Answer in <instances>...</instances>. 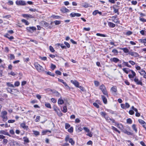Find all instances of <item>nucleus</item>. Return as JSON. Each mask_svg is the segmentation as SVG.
<instances>
[{"instance_id": "obj_1", "label": "nucleus", "mask_w": 146, "mask_h": 146, "mask_svg": "<svg viewBox=\"0 0 146 146\" xmlns=\"http://www.w3.org/2000/svg\"><path fill=\"white\" fill-rule=\"evenodd\" d=\"M122 70H123L127 74H128L129 72H131L132 74H129L128 75V76L129 78L131 80H132V79H133L134 77L136 75L135 73L133 70H130L128 68H124Z\"/></svg>"}, {"instance_id": "obj_2", "label": "nucleus", "mask_w": 146, "mask_h": 146, "mask_svg": "<svg viewBox=\"0 0 146 146\" xmlns=\"http://www.w3.org/2000/svg\"><path fill=\"white\" fill-rule=\"evenodd\" d=\"M34 66L37 71L39 72H40L43 71L44 69L43 67L39 64L37 62H35L34 64Z\"/></svg>"}, {"instance_id": "obj_3", "label": "nucleus", "mask_w": 146, "mask_h": 146, "mask_svg": "<svg viewBox=\"0 0 146 146\" xmlns=\"http://www.w3.org/2000/svg\"><path fill=\"white\" fill-rule=\"evenodd\" d=\"M1 117L3 119V121H5L7 120V112L6 111H2L1 112Z\"/></svg>"}, {"instance_id": "obj_4", "label": "nucleus", "mask_w": 146, "mask_h": 146, "mask_svg": "<svg viewBox=\"0 0 146 146\" xmlns=\"http://www.w3.org/2000/svg\"><path fill=\"white\" fill-rule=\"evenodd\" d=\"M100 89L102 91L103 93L105 95H108L106 89V87L103 84H102L100 86Z\"/></svg>"}, {"instance_id": "obj_5", "label": "nucleus", "mask_w": 146, "mask_h": 146, "mask_svg": "<svg viewBox=\"0 0 146 146\" xmlns=\"http://www.w3.org/2000/svg\"><path fill=\"white\" fill-rule=\"evenodd\" d=\"M40 23L43 26L46 27L47 28L51 29L52 28V27L49 23L45 21H41Z\"/></svg>"}, {"instance_id": "obj_6", "label": "nucleus", "mask_w": 146, "mask_h": 146, "mask_svg": "<svg viewBox=\"0 0 146 146\" xmlns=\"http://www.w3.org/2000/svg\"><path fill=\"white\" fill-rule=\"evenodd\" d=\"M134 78H135L133 79V81L137 85H140L141 86L143 85V83L141 80H139L136 76Z\"/></svg>"}, {"instance_id": "obj_7", "label": "nucleus", "mask_w": 146, "mask_h": 146, "mask_svg": "<svg viewBox=\"0 0 146 146\" xmlns=\"http://www.w3.org/2000/svg\"><path fill=\"white\" fill-rule=\"evenodd\" d=\"M129 54L135 58L139 57L140 56V55L138 53L135 52H132V50H131L129 52Z\"/></svg>"}, {"instance_id": "obj_8", "label": "nucleus", "mask_w": 146, "mask_h": 146, "mask_svg": "<svg viewBox=\"0 0 146 146\" xmlns=\"http://www.w3.org/2000/svg\"><path fill=\"white\" fill-rule=\"evenodd\" d=\"M15 3L16 4L18 5L24 6L26 4L25 1L21 0H17L16 1Z\"/></svg>"}, {"instance_id": "obj_9", "label": "nucleus", "mask_w": 146, "mask_h": 146, "mask_svg": "<svg viewBox=\"0 0 146 146\" xmlns=\"http://www.w3.org/2000/svg\"><path fill=\"white\" fill-rule=\"evenodd\" d=\"M117 17V15H115L114 16H113L111 17L112 19V21L113 22L115 23H116L117 24H120V21L119 19L118 18L115 19L116 20H117V21H115V19Z\"/></svg>"}, {"instance_id": "obj_10", "label": "nucleus", "mask_w": 146, "mask_h": 146, "mask_svg": "<svg viewBox=\"0 0 146 146\" xmlns=\"http://www.w3.org/2000/svg\"><path fill=\"white\" fill-rule=\"evenodd\" d=\"M26 29L29 32L32 33L36 30V28L35 27H27Z\"/></svg>"}, {"instance_id": "obj_11", "label": "nucleus", "mask_w": 146, "mask_h": 146, "mask_svg": "<svg viewBox=\"0 0 146 146\" xmlns=\"http://www.w3.org/2000/svg\"><path fill=\"white\" fill-rule=\"evenodd\" d=\"M58 81L62 83L64 86L65 88L67 89H70V87H69V86L65 82H64L63 80L61 79L58 78Z\"/></svg>"}, {"instance_id": "obj_12", "label": "nucleus", "mask_w": 146, "mask_h": 146, "mask_svg": "<svg viewBox=\"0 0 146 146\" xmlns=\"http://www.w3.org/2000/svg\"><path fill=\"white\" fill-rule=\"evenodd\" d=\"M71 82L76 87L78 88L79 86V83L76 80H70Z\"/></svg>"}, {"instance_id": "obj_13", "label": "nucleus", "mask_w": 146, "mask_h": 146, "mask_svg": "<svg viewBox=\"0 0 146 146\" xmlns=\"http://www.w3.org/2000/svg\"><path fill=\"white\" fill-rule=\"evenodd\" d=\"M81 14L79 13H76L72 12L70 14V16L71 17H79L81 16Z\"/></svg>"}, {"instance_id": "obj_14", "label": "nucleus", "mask_w": 146, "mask_h": 146, "mask_svg": "<svg viewBox=\"0 0 146 146\" xmlns=\"http://www.w3.org/2000/svg\"><path fill=\"white\" fill-rule=\"evenodd\" d=\"M20 126L21 127H22L25 129L27 130L29 129L28 126L26 125L25 122L21 123Z\"/></svg>"}, {"instance_id": "obj_15", "label": "nucleus", "mask_w": 146, "mask_h": 146, "mask_svg": "<svg viewBox=\"0 0 146 146\" xmlns=\"http://www.w3.org/2000/svg\"><path fill=\"white\" fill-rule=\"evenodd\" d=\"M110 61L111 62H113L115 63H117L119 61V59L113 57L111 58L110 59Z\"/></svg>"}, {"instance_id": "obj_16", "label": "nucleus", "mask_w": 146, "mask_h": 146, "mask_svg": "<svg viewBox=\"0 0 146 146\" xmlns=\"http://www.w3.org/2000/svg\"><path fill=\"white\" fill-rule=\"evenodd\" d=\"M54 96H56L57 97H61V95L60 93L58 91H55L53 92Z\"/></svg>"}, {"instance_id": "obj_17", "label": "nucleus", "mask_w": 146, "mask_h": 146, "mask_svg": "<svg viewBox=\"0 0 146 146\" xmlns=\"http://www.w3.org/2000/svg\"><path fill=\"white\" fill-rule=\"evenodd\" d=\"M138 41L141 43H143L144 45L146 46V38L139 39Z\"/></svg>"}, {"instance_id": "obj_18", "label": "nucleus", "mask_w": 146, "mask_h": 146, "mask_svg": "<svg viewBox=\"0 0 146 146\" xmlns=\"http://www.w3.org/2000/svg\"><path fill=\"white\" fill-rule=\"evenodd\" d=\"M60 11L64 13H66L67 12H68L70 11L69 9H67L65 7H62L60 9Z\"/></svg>"}, {"instance_id": "obj_19", "label": "nucleus", "mask_w": 146, "mask_h": 146, "mask_svg": "<svg viewBox=\"0 0 146 146\" xmlns=\"http://www.w3.org/2000/svg\"><path fill=\"white\" fill-rule=\"evenodd\" d=\"M22 16L23 17L26 18H33L34 17L31 15H28L27 14H22Z\"/></svg>"}, {"instance_id": "obj_20", "label": "nucleus", "mask_w": 146, "mask_h": 146, "mask_svg": "<svg viewBox=\"0 0 146 146\" xmlns=\"http://www.w3.org/2000/svg\"><path fill=\"white\" fill-rule=\"evenodd\" d=\"M113 12L115 13H117L118 15H119V8L116 9L115 7H113Z\"/></svg>"}, {"instance_id": "obj_21", "label": "nucleus", "mask_w": 146, "mask_h": 146, "mask_svg": "<svg viewBox=\"0 0 146 146\" xmlns=\"http://www.w3.org/2000/svg\"><path fill=\"white\" fill-rule=\"evenodd\" d=\"M64 103V101L62 99V97H60V98H59L58 100V104L62 105Z\"/></svg>"}, {"instance_id": "obj_22", "label": "nucleus", "mask_w": 146, "mask_h": 146, "mask_svg": "<svg viewBox=\"0 0 146 146\" xmlns=\"http://www.w3.org/2000/svg\"><path fill=\"white\" fill-rule=\"evenodd\" d=\"M102 98L104 103L106 104L107 103V99L106 98L104 95L101 96Z\"/></svg>"}, {"instance_id": "obj_23", "label": "nucleus", "mask_w": 146, "mask_h": 146, "mask_svg": "<svg viewBox=\"0 0 146 146\" xmlns=\"http://www.w3.org/2000/svg\"><path fill=\"white\" fill-rule=\"evenodd\" d=\"M108 24L109 26L111 28H114L115 26V24L111 22H109Z\"/></svg>"}, {"instance_id": "obj_24", "label": "nucleus", "mask_w": 146, "mask_h": 146, "mask_svg": "<svg viewBox=\"0 0 146 146\" xmlns=\"http://www.w3.org/2000/svg\"><path fill=\"white\" fill-rule=\"evenodd\" d=\"M24 139V144H25L27 143H28L29 142V139L27 137H24L23 138Z\"/></svg>"}, {"instance_id": "obj_25", "label": "nucleus", "mask_w": 146, "mask_h": 146, "mask_svg": "<svg viewBox=\"0 0 146 146\" xmlns=\"http://www.w3.org/2000/svg\"><path fill=\"white\" fill-rule=\"evenodd\" d=\"M51 17L55 19H58L61 18V17L60 16L56 15H52L51 16Z\"/></svg>"}, {"instance_id": "obj_26", "label": "nucleus", "mask_w": 146, "mask_h": 146, "mask_svg": "<svg viewBox=\"0 0 146 146\" xmlns=\"http://www.w3.org/2000/svg\"><path fill=\"white\" fill-rule=\"evenodd\" d=\"M122 64L123 65H124L125 66H126L129 68H131V66L129 64L128 62H125L124 61H123Z\"/></svg>"}, {"instance_id": "obj_27", "label": "nucleus", "mask_w": 146, "mask_h": 146, "mask_svg": "<svg viewBox=\"0 0 146 146\" xmlns=\"http://www.w3.org/2000/svg\"><path fill=\"white\" fill-rule=\"evenodd\" d=\"M139 72L140 73L141 75H143V76L144 75H145L146 74L145 71L143 69H141L140 71H139Z\"/></svg>"}, {"instance_id": "obj_28", "label": "nucleus", "mask_w": 146, "mask_h": 146, "mask_svg": "<svg viewBox=\"0 0 146 146\" xmlns=\"http://www.w3.org/2000/svg\"><path fill=\"white\" fill-rule=\"evenodd\" d=\"M76 130H78L79 131H81L83 130V129L81 127L78 125L76 126Z\"/></svg>"}, {"instance_id": "obj_29", "label": "nucleus", "mask_w": 146, "mask_h": 146, "mask_svg": "<svg viewBox=\"0 0 146 146\" xmlns=\"http://www.w3.org/2000/svg\"><path fill=\"white\" fill-rule=\"evenodd\" d=\"M48 132H49L50 133H51V132L50 131L48 130H43L42 131V135H46V133Z\"/></svg>"}, {"instance_id": "obj_30", "label": "nucleus", "mask_w": 146, "mask_h": 146, "mask_svg": "<svg viewBox=\"0 0 146 146\" xmlns=\"http://www.w3.org/2000/svg\"><path fill=\"white\" fill-rule=\"evenodd\" d=\"M11 144H12L13 146H19V144L17 141H12Z\"/></svg>"}, {"instance_id": "obj_31", "label": "nucleus", "mask_w": 146, "mask_h": 146, "mask_svg": "<svg viewBox=\"0 0 146 146\" xmlns=\"http://www.w3.org/2000/svg\"><path fill=\"white\" fill-rule=\"evenodd\" d=\"M111 90L113 92H116L117 91V88L116 86H113L111 88Z\"/></svg>"}, {"instance_id": "obj_32", "label": "nucleus", "mask_w": 146, "mask_h": 146, "mask_svg": "<svg viewBox=\"0 0 146 146\" xmlns=\"http://www.w3.org/2000/svg\"><path fill=\"white\" fill-rule=\"evenodd\" d=\"M96 35L97 36H99L103 37H106L107 36V35H106L101 34L99 33H96Z\"/></svg>"}, {"instance_id": "obj_33", "label": "nucleus", "mask_w": 146, "mask_h": 146, "mask_svg": "<svg viewBox=\"0 0 146 146\" xmlns=\"http://www.w3.org/2000/svg\"><path fill=\"white\" fill-rule=\"evenodd\" d=\"M6 85L7 86L9 87H11L12 88L14 87V85L13 84H11L10 82H7Z\"/></svg>"}, {"instance_id": "obj_34", "label": "nucleus", "mask_w": 146, "mask_h": 146, "mask_svg": "<svg viewBox=\"0 0 146 146\" xmlns=\"http://www.w3.org/2000/svg\"><path fill=\"white\" fill-rule=\"evenodd\" d=\"M123 132L128 135H133V133H132L128 131L127 130H123Z\"/></svg>"}, {"instance_id": "obj_35", "label": "nucleus", "mask_w": 146, "mask_h": 146, "mask_svg": "<svg viewBox=\"0 0 146 146\" xmlns=\"http://www.w3.org/2000/svg\"><path fill=\"white\" fill-rule=\"evenodd\" d=\"M111 129L113 131H115L116 132H118L119 133H120V131L118 130L116 127H115L113 126H111Z\"/></svg>"}, {"instance_id": "obj_36", "label": "nucleus", "mask_w": 146, "mask_h": 146, "mask_svg": "<svg viewBox=\"0 0 146 146\" xmlns=\"http://www.w3.org/2000/svg\"><path fill=\"white\" fill-rule=\"evenodd\" d=\"M121 49L123 50L125 53H129V50L127 48H121Z\"/></svg>"}, {"instance_id": "obj_37", "label": "nucleus", "mask_w": 146, "mask_h": 146, "mask_svg": "<svg viewBox=\"0 0 146 146\" xmlns=\"http://www.w3.org/2000/svg\"><path fill=\"white\" fill-rule=\"evenodd\" d=\"M132 128H133V130L135 131V132L136 133H137V128H136V127L135 125L134 124H133L132 125Z\"/></svg>"}, {"instance_id": "obj_38", "label": "nucleus", "mask_w": 146, "mask_h": 146, "mask_svg": "<svg viewBox=\"0 0 146 146\" xmlns=\"http://www.w3.org/2000/svg\"><path fill=\"white\" fill-rule=\"evenodd\" d=\"M105 118L106 119L107 121L108 122H110V120L111 118L108 115H107Z\"/></svg>"}, {"instance_id": "obj_39", "label": "nucleus", "mask_w": 146, "mask_h": 146, "mask_svg": "<svg viewBox=\"0 0 146 146\" xmlns=\"http://www.w3.org/2000/svg\"><path fill=\"white\" fill-rule=\"evenodd\" d=\"M21 21L25 24L26 25H28L29 24V23L27 20L24 19H23L21 20Z\"/></svg>"}, {"instance_id": "obj_40", "label": "nucleus", "mask_w": 146, "mask_h": 146, "mask_svg": "<svg viewBox=\"0 0 146 146\" xmlns=\"http://www.w3.org/2000/svg\"><path fill=\"white\" fill-rule=\"evenodd\" d=\"M69 142L72 145H73L74 143L75 142L72 138H70L69 140Z\"/></svg>"}, {"instance_id": "obj_41", "label": "nucleus", "mask_w": 146, "mask_h": 146, "mask_svg": "<svg viewBox=\"0 0 146 146\" xmlns=\"http://www.w3.org/2000/svg\"><path fill=\"white\" fill-rule=\"evenodd\" d=\"M62 111L64 113H65L67 112V109L66 106H65L63 107V109L62 110Z\"/></svg>"}, {"instance_id": "obj_42", "label": "nucleus", "mask_w": 146, "mask_h": 146, "mask_svg": "<svg viewBox=\"0 0 146 146\" xmlns=\"http://www.w3.org/2000/svg\"><path fill=\"white\" fill-rule=\"evenodd\" d=\"M127 123L129 124H131L132 123V121L131 118H128L127 120Z\"/></svg>"}, {"instance_id": "obj_43", "label": "nucleus", "mask_w": 146, "mask_h": 146, "mask_svg": "<svg viewBox=\"0 0 146 146\" xmlns=\"http://www.w3.org/2000/svg\"><path fill=\"white\" fill-rule=\"evenodd\" d=\"M46 74L47 75H50L51 76H52L53 77H54L55 76V74L54 73H52L51 72H46Z\"/></svg>"}, {"instance_id": "obj_44", "label": "nucleus", "mask_w": 146, "mask_h": 146, "mask_svg": "<svg viewBox=\"0 0 146 146\" xmlns=\"http://www.w3.org/2000/svg\"><path fill=\"white\" fill-rule=\"evenodd\" d=\"M54 22L56 25H59L61 23V21L58 20L55 21Z\"/></svg>"}, {"instance_id": "obj_45", "label": "nucleus", "mask_w": 146, "mask_h": 146, "mask_svg": "<svg viewBox=\"0 0 146 146\" xmlns=\"http://www.w3.org/2000/svg\"><path fill=\"white\" fill-rule=\"evenodd\" d=\"M45 106L47 108H51V107L50 104L48 103H45Z\"/></svg>"}, {"instance_id": "obj_46", "label": "nucleus", "mask_w": 146, "mask_h": 146, "mask_svg": "<svg viewBox=\"0 0 146 146\" xmlns=\"http://www.w3.org/2000/svg\"><path fill=\"white\" fill-rule=\"evenodd\" d=\"M82 6L85 8H87L90 7V5L85 3L84 4L82 5Z\"/></svg>"}, {"instance_id": "obj_47", "label": "nucleus", "mask_w": 146, "mask_h": 146, "mask_svg": "<svg viewBox=\"0 0 146 146\" xmlns=\"http://www.w3.org/2000/svg\"><path fill=\"white\" fill-rule=\"evenodd\" d=\"M20 84V83L19 81H17L15 82L14 83V86H19Z\"/></svg>"}, {"instance_id": "obj_48", "label": "nucleus", "mask_w": 146, "mask_h": 146, "mask_svg": "<svg viewBox=\"0 0 146 146\" xmlns=\"http://www.w3.org/2000/svg\"><path fill=\"white\" fill-rule=\"evenodd\" d=\"M73 128L72 127H70V128L68 130V131L70 133H72L73 132Z\"/></svg>"}, {"instance_id": "obj_49", "label": "nucleus", "mask_w": 146, "mask_h": 146, "mask_svg": "<svg viewBox=\"0 0 146 146\" xmlns=\"http://www.w3.org/2000/svg\"><path fill=\"white\" fill-rule=\"evenodd\" d=\"M40 117L39 116H37L36 117V119H35V121L36 122H38L40 121Z\"/></svg>"}, {"instance_id": "obj_50", "label": "nucleus", "mask_w": 146, "mask_h": 146, "mask_svg": "<svg viewBox=\"0 0 146 146\" xmlns=\"http://www.w3.org/2000/svg\"><path fill=\"white\" fill-rule=\"evenodd\" d=\"M6 89L8 92L10 93L11 94H12V92H13V89H11L9 88H7ZM13 90H15V89H13Z\"/></svg>"}, {"instance_id": "obj_51", "label": "nucleus", "mask_w": 146, "mask_h": 146, "mask_svg": "<svg viewBox=\"0 0 146 146\" xmlns=\"http://www.w3.org/2000/svg\"><path fill=\"white\" fill-rule=\"evenodd\" d=\"M139 122L141 124V125H143L145 122L143 121V120L141 119H139L138 120Z\"/></svg>"}, {"instance_id": "obj_52", "label": "nucleus", "mask_w": 146, "mask_h": 146, "mask_svg": "<svg viewBox=\"0 0 146 146\" xmlns=\"http://www.w3.org/2000/svg\"><path fill=\"white\" fill-rule=\"evenodd\" d=\"M58 110L59 111V112H57V113L58 115L60 117L62 116L63 115L62 113L61 112L59 109H58Z\"/></svg>"}, {"instance_id": "obj_53", "label": "nucleus", "mask_w": 146, "mask_h": 146, "mask_svg": "<svg viewBox=\"0 0 146 146\" xmlns=\"http://www.w3.org/2000/svg\"><path fill=\"white\" fill-rule=\"evenodd\" d=\"M33 133L36 136L40 134L39 132L38 131H33Z\"/></svg>"}, {"instance_id": "obj_54", "label": "nucleus", "mask_w": 146, "mask_h": 146, "mask_svg": "<svg viewBox=\"0 0 146 146\" xmlns=\"http://www.w3.org/2000/svg\"><path fill=\"white\" fill-rule=\"evenodd\" d=\"M49 49L50 50V51L52 52H54L55 50L54 48L51 46H49Z\"/></svg>"}, {"instance_id": "obj_55", "label": "nucleus", "mask_w": 146, "mask_h": 146, "mask_svg": "<svg viewBox=\"0 0 146 146\" xmlns=\"http://www.w3.org/2000/svg\"><path fill=\"white\" fill-rule=\"evenodd\" d=\"M101 115L104 116V117L105 118V117L107 115H106V113L105 112H101Z\"/></svg>"}, {"instance_id": "obj_56", "label": "nucleus", "mask_w": 146, "mask_h": 146, "mask_svg": "<svg viewBox=\"0 0 146 146\" xmlns=\"http://www.w3.org/2000/svg\"><path fill=\"white\" fill-rule=\"evenodd\" d=\"M56 68V66L53 64H52L51 65L50 68L52 70H54Z\"/></svg>"}, {"instance_id": "obj_57", "label": "nucleus", "mask_w": 146, "mask_h": 146, "mask_svg": "<svg viewBox=\"0 0 146 146\" xmlns=\"http://www.w3.org/2000/svg\"><path fill=\"white\" fill-rule=\"evenodd\" d=\"M11 15H7L5 16H4L3 17V18H6L7 19H9V18H11Z\"/></svg>"}, {"instance_id": "obj_58", "label": "nucleus", "mask_w": 146, "mask_h": 146, "mask_svg": "<svg viewBox=\"0 0 146 146\" xmlns=\"http://www.w3.org/2000/svg\"><path fill=\"white\" fill-rule=\"evenodd\" d=\"M64 44L66 45V47H67L68 48L70 47V45L68 43L66 42H64Z\"/></svg>"}, {"instance_id": "obj_59", "label": "nucleus", "mask_w": 146, "mask_h": 146, "mask_svg": "<svg viewBox=\"0 0 146 146\" xmlns=\"http://www.w3.org/2000/svg\"><path fill=\"white\" fill-rule=\"evenodd\" d=\"M94 83L96 86H98L99 85V82L97 81H94Z\"/></svg>"}, {"instance_id": "obj_60", "label": "nucleus", "mask_w": 146, "mask_h": 146, "mask_svg": "<svg viewBox=\"0 0 146 146\" xmlns=\"http://www.w3.org/2000/svg\"><path fill=\"white\" fill-rule=\"evenodd\" d=\"M83 129H84L85 131L87 132H90V130L87 127H84L83 128Z\"/></svg>"}, {"instance_id": "obj_61", "label": "nucleus", "mask_w": 146, "mask_h": 146, "mask_svg": "<svg viewBox=\"0 0 146 146\" xmlns=\"http://www.w3.org/2000/svg\"><path fill=\"white\" fill-rule=\"evenodd\" d=\"M70 125L68 123H66L65 124V127L66 129H67L70 127Z\"/></svg>"}, {"instance_id": "obj_62", "label": "nucleus", "mask_w": 146, "mask_h": 146, "mask_svg": "<svg viewBox=\"0 0 146 146\" xmlns=\"http://www.w3.org/2000/svg\"><path fill=\"white\" fill-rule=\"evenodd\" d=\"M139 20L143 22V23H144V22H146V19H145L143 18H140V17L139 18Z\"/></svg>"}, {"instance_id": "obj_63", "label": "nucleus", "mask_w": 146, "mask_h": 146, "mask_svg": "<svg viewBox=\"0 0 146 146\" xmlns=\"http://www.w3.org/2000/svg\"><path fill=\"white\" fill-rule=\"evenodd\" d=\"M132 32L130 31H128L126 32V34L127 35L129 36L132 34Z\"/></svg>"}, {"instance_id": "obj_64", "label": "nucleus", "mask_w": 146, "mask_h": 146, "mask_svg": "<svg viewBox=\"0 0 146 146\" xmlns=\"http://www.w3.org/2000/svg\"><path fill=\"white\" fill-rule=\"evenodd\" d=\"M112 52L114 54H117L118 53V51L116 49H113L112 51Z\"/></svg>"}]
</instances>
